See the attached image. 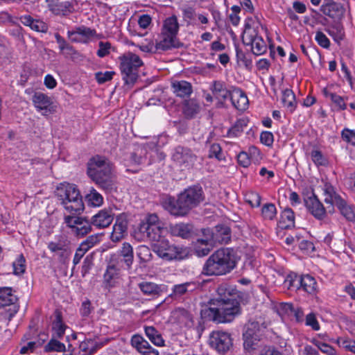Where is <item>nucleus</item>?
Instances as JSON below:
<instances>
[{
	"mask_svg": "<svg viewBox=\"0 0 355 355\" xmlns=\"http://www.w3.org/2000/svg\"><path fill=\"white\" fill-rule=\"evenodd\" d=\"M178 29L179 24L177 17L172 16L164 21L162 32L164 33V34H169L176 37Z\"/></svg>",
	"mask_w": 355,
	"mask_h": 355,
	"instance_id": "72a5a7b5",
	"label": "nucleus"
},
{
	"mask_svg": "<svg viewBox=\"0 0 355 355\" xmlns=\"http://www.w3.org/2000/svg\"><path fill=\"white\" fill-rule=\"evenodd\" d=\"M300 289L309 294H313L317 290V282L314 277L309 275H300Z\"/></svg>",
	"mask_w": 355,
	"mask_h": 355,
	"instance_id": "7c9ffc66",
	"label": "nucleus"
},
{
	"mask_svg": "<svg viewBox=\"0 0 355 355\" xmlns=\"http://www.w3.org/2000/svg\"><path fill=\"white\" fill-rule=\"evenodd\" d=\"M266 326L263 323H260L258 321H249L245 326V331L243 332V346L245 349H252L256 344V342L259 340Z\"/></svg>",
	"mask_w": 355,
	"mask_h": 355,
	"instance_id": "f8f14e48",
	"label": "nucleus"
},
{
	"mask_svg": "<svg viewBox=\"0 0 355 355\" xmlns=\"http://www.w3.org/2000/svg\"><path fill=\"white\" fill-rule=\"evenodd\" d=\"M119 254L123 257V261L127 266L128 268H130L133 263V249L128 243H124L120 250Z\"/></svg>",
	"mask_w": 355,
	"mask_h": 355,
	"instance_id": "ea45409f",
	"label": "nucleus"
},
{
	"mask_svg": "<svg viewBox=\"0 0 355 355\" xmlns=\"http://www.w3.org/2000/svg\"><path fill=\"white\" fill-rule=\"evenodd\" d=\"M173 317L180 325L191 327L193 324L192 315L184 309H175L173 312Z\"/></svg>",
	"mask_w": 355,
	"mask_h": 355,
	"instance_id": "cd10ccee",
	"label": "nucleus"
},
{
	"mask_svg": "<svg viewBox=\"0 0 355 355\" xmlns=\"http://www.w3.org/2000/svg\"><path fill=\"white\" fill-rule=\"evenodd\" d=\"M114 74V72L112 71H106L105 72L99 71L95 73V78L99 84H103L112 80Z\"/></svg>",
	"mask_w": 355,
	"mask_h": 355,
	"instance_id": "69168bd1",
	"label": "nucleus"
},
{
	"mask_svg": "<svg viewBox=\"0 0 355 355\" xmlns=\"http://www.w3.org/2000/svg\"><path fill=\"white\" fill-rule=\"evenodd\" d=\"M96 35V31L84 26L76 27L67 31L69 40L73 42L87 43Z\"/></svg>",
	"mask_w": 355,
	"mask_h": 355,
	"instance_id": "2eb2a0df",
	"label": "nucleus"
},
{
	"mask_svg": "<svg viewBox=\"0 0 355 355\" xmlns=\"http://www.w3.org/2000/svg\"><path fill=\"white\" fill-rule=\"evenodd\" d=\"M55 195L65 211V222H87L81 215L85 209L83 197L78 186L64 182L60 183Z\"/></svg>",
	"mask_w": 355,
	"mask_h": 355,
	"instance_id": "f03ea898",
	"label": "nucleus"
},
{
	"mask_svg": "<svg viewBox=\"0 0 355 355\" xmlns=\"http://www.w3.org/2000/svg\"><path fill=\"white\" fill-rule=\"evenodd\" d=\"M277 214V209L274 204L268 203L262 207V215L265 220H272Z\"/></svg>",
	"mask_w": 355,
	"mask_h": 355,
	"instance_id": "603ef678",
	"label": "nucleus"
},
{
	"mask_svg": "<svg viewBox=\"0 0 355 355\" xmlns=\"http://www.w3.org/2000/svg\"><path fill=\"white\" fill-rule=\"evenodd\" d=\"M239 164L244 168L248 167L252 163L246 150L240 152L237 155Z\"/></svg>",
	"mask_w": 355,
	"mask_h": 355,
	"instance_id": "774afa93",
	"label": "nucleus"
},
{
	"mask_svg": "<svg viewBox=\"0 0 355 355\" xmlns=\"http://www.w3.org/2000/svg\"><path fill=\"white\" fill-rule=\"evenodd\" d=\"M282 103L284 106L290 112H293L296 107L295 96L290 89H286L282 92Z\"/></svg>",
	"mask_w": 355,
	"mask_h": 355,
	"instance_id": "58836bf2",
	"label": "nucleus"
},
{
	"mask_svg": "<svg viewBox=\"0 0 355 355\" xmlns=\"http://www.w3.org/2000/svg\"><path fill=\"white\" fill-rule=\"evenodd\" d=\"M88 202L94 207H99L103 204V196L94 189L90 190V192L86 196Z\"/></svg>",
	"mask_w": 355,
	"mask_h": 355,
	"instance_id": "8fccbe9b",
	"label": "nucleus"
},
{
	"mask_svg": "<svg viewBox=\"0 0 355 355\" xmlns=\"http://www.w3.org/2000/svg\"><path fill=\"white\" fill-rule=\"evenodd\" d=\"M16 300L17 297L12 293L11 288H0V307L13 304Z\"/></svg>",
	"mask_w": 355,
	"mask_h": 355,
	"instance_id": "f704fd0d",
	"label": "nucleus"
},
{
	"mask_svg": "<svg viewBox=\"0 0 355 355\" xmlns=\"http://www.w3.org/2000/svg\"><path fill=\"white\" fill-rule=\"evenodd\" d=\"M48 248L52 252H58L62 261H64L71 254L70 241L65 236H59L55 241L49 242Z\"/></svg>",
	"mask_w": 355,
	"mask_h": 355,
	"instance_id": "ddd939ff",
	"label": "nucleus"
},
{
	"mask_svg": "<svg viewBox=\"0 0 355 355\" xmlns=\"http://www.w3.org/2000/svg\"><path fill=\"white\" fill-rule=\"evenodd\" d=\"M170 232L173 236H180L182 239H189L197 235V230L194 229L192 223H171Z\"/></svg>",
	"mask_w": 355,
	"mask_h": 355,
	"instance_id": "f3484780",
	"label": "nucleus"
},
{
	"mask_svg": "<svg viewBox=\"0 0 355 355\" xmlns=\"http://www.w3.org/2000/svg\"><path fill=\"white\" fill-rule=\"evenodd\" d=\"M305 205L315 219L321 220L324 218L326 214L324 207L315 196H311L305 200Z\"/></svg>",
	"mask_w": 355,
	"mask_h": 355,
	"instance_id": "aec40b11",
	"label": "nucleus"
},
{
	"mask_svg": "<svg viewBox=\"0 0 355 355\" xmlns=\"http://www.w3.org/2000/svg\"><path fill=\"white\" fill-rule=\"evenodd\" d=\"M21 21L23 24L30 26L32 30L37 32L46 33L48 26L43 21L34 19L30 15H24L21 17Z\"/></svg>",
	"mask_w": 355,
	"mask_h": 355,
	"instance_id": "bb28decb",
	"label": "nucleus"
},
{
	"mask_svg": "<svg viewBox=\"0 0 355 355\" xmlns=\"http://www.w3.org/2000/svg\"><path fill=\"white\" fill-rule=\"evenodd\" d=\"M203 235L208 236V241L216 244H227L231 240V229L227 223H218L213 229H202Z\"/></svg>",
	"mask_w": 355,
	"mask_h": 355,
	"instance_id": "9d476101",
	"label": "nucleus"
},
{
	"mask_svg": "<svg viewBox=\"0 0 355 355\" xmlns=\"http://www.w3.org/2000/svg\"><path fill=\"white\" fill-rule=\"evenodd\" d=\"M246 151L252 163L259 164L263 158L261 151L254 146H250Z\"/></svg>",
	"mask_w": 355,
	"mask_h": 355,
	"instance_id": "bf43d9fd",
	"label": "nucleus"
},
{
	"mask_svg": "<svg viewBox=\"0 0 355 355\" xmlns=\"http://www.w3.org/2000/svg\"><path fill=\"white\" fill-rule=\"evenodd\" d=\"M25 258L23 254H19L17 259L13 262V270L15 275H21L25 272Z\"/></svg>",
	"mask_w": 355,
	"mask_h": 355,
	"instance_id": "4d7b16f0",
	"label": "nucleus"
},
{
	"mask_svg": "<svg viewBox=\"0 0 355 355\" xmlns=\"http://www.w3.org/2000/svg\"><path fill=\"white\" fill-rule=\"evenodd\" d=\"M120 70L123 80L127 85H133L138 78V69L144 62L139 55L132 52H127L119 58Z\"/></svg>",
	"mask_w": 355,
	"mask_h": 355,
	"instance_id": "0eeeda50",
	"label": "nucleus"
},
{
	"mask_svg": "<svg viewBox=\"0 0 355 355\" xmlns=\"http://www.w3.org/2000/svg\"><path fill=\"white\" fill-rule=\"evenodd\" d=\"M114 214L110 209H103L93 216V222H112Z\"/></svg>",
	"mask_w": 355,
	"mask_h": 355,
	"instance_id": "c03bdc74",
	"label": "nucleus"
},
{
	"mask_svg": "<svg viewBox=\"0 0 355 355\" xmlns=\"http://www.w3.org/2000/svg\"><path fill=\"white\" fill-rule=\"evenodd\" d=\"M324 94L325 97L329 98L337 110L343 111L347 109L346 101L348 100V97L341 96L336 93L329 92L327 89L324 90Z\"/></svg>",
	"mask_w": 355,
	"mask_h": 355,
	"instance_id": "c85d7f7f",
	"label": "nucleus"
},
{
	"mask_svg": "<svg viewBox=\"0 0 355 355\" xmlns=\"http://www.w3.org/2000/svg\"><path fill=\"white\" fill-rule=\"evenodd\" d=\"M203 237L202 239H198L197 240L198 243L202 245V246H197L196 250V254L199 257L207 255L215 245L214 243H211L208 241V236L207 235H203Z\"/></svg>",
	"mask_w": 355,
	"mask_h": 355,
	"instance_id": "4c0bfd02",
	"label": "nucleus"
},
{
	"mask_svg": "<svg viewBox=\"0 0 355 355\" xmlns=\"http://www.w3.org/2000/svg\"><path fill=\"white\" fill-rule=\"evenodd\" d=\"M183 21L187 26H197V14L195 9L190 6H184L181 8Z\"/></svg>",
	"mask_w": 355,
	"mask_h": 355,
	"instance_id": "e433bc0d",
	"label": "nucleus"
},
{
	"mask_svg": "<svg viewBox=\"0 0 355 355\" xmlns=\"http://www.w3.org/2000/svg\"><path fill=\"white\" fill-rule=\"evenodd\" d=\"M216 293V297L211 300L214 306L209 309V316L218 323L232 322L241 312L237 291L229 285L221 284Z\"/></svg>",
	"mask_w": 355,
	"mask_h": 355,
	"instance_id": "f257e3e1",
	"label": "nucleus"
},
{
	"mask_svg": "<svg viewBox=\"0 0 355 355\" xmlns=\"http://www.w3.org/2000/svg\"><path fill=\"white\" fill-rule=\"evenodd\" d=\"M88 175L101 187L110 189L114 183L112 165L104 157L96 155L90 159L87 165Z\"/></svg>",
	"mask_w": 355,
	"mask_h": 355,
	"instance_id": "39448f33",
	"label": "nucleus"
},
{
	"mask_svg": "<svg viewBox=\"0 0 355 355\" xmlns=\"http://www.w3.org/2000/svg\"><path fill=\"white\" fill-rule=\"evenodd\" d=\"M32 102L36 111L44 116H48L57 111V104L51 97L43 92H35L32 96Z\"/></svg>",
	"mask_w": 355,
	"mask_h": 355,
	"instance_id": "1a4fd4ad",
	"label": "nucleus"
},
{
	"mask_svg": "<svg viewBox=\"0 0 355 355\" xmlns=\"http://www.w3.org/2000/svg\"><path fill=\"white\" fill-rule=\"evenodd\" d=\"M176 37L162 32L159 40L156 42L157 50L165 51L175 46Z\"/></svg>",
	"mask_w": 355,
	"mask_h": 355,
	"instance_id": "473e14b6",
	"label": "nucleus"
},
{
	"mask_svg": "<svg viewBox=\"0 0 355 355\" xmlns=\"http://www.w3.org/2000/svg\"><path fill=\"white\" fill-rule=\"evenodd\" d=\"M311 343L315 345L321 352L327 355H334L335 354V349L330 345L322 343L315 338L311 340Z\"/></svg>",
	"mask_w": 355,
	"mask_h": 355,
	"instance_id": "052dcab7",
	"label": "nucleus"
},
{
	"mask_svg": "<svg viewBox=\"0 0 355 355\" xmlns=\"http://www.w3.org/2000/svg\"><path fill=\"white\" fill-rule=\"evenodd\" d=\"M324 202L331 206H336L340 210L341 214L349 222H353L355 220V209L353 206L348 205L339 195H338L334 188L329 183H325L323 187Z\"/></svg>",
	"mask_w": 355,
	"mask_h": 355,
	"instance_id": "6e6552de",
	"label": "nucleus"
},
{
	"mask_svg": "<svg viewBox=\"0 0 355 355\" xmlns=\"http://www.w3.org/2000/svg\"><path fill=\"white\" fill-rule=\"evenodd\" d=\"M165 252L162 253V258L166 260H181L188 256V250L182 246L171 245L167 249H164Z\"/></svg>",
	"mask_w": 355,
	"mask_h": 355,
	"instance_id": "412c9836",
	"label": "nucleus"
},
{
	"mask_svg": "<svg viewBox=\"0 0 355 355\" xmlns=\"http://www.w3.org/2000/svg\"><path fill=\"white\" fill-rule=\"evenodd\" d=\"M63 230L67 234L76 237H83L92 230L90 223H67Z\"/></svg>",
	"mask_w": 355,
	"mask_h": 355,
	"instance_id": "4be33fe9",
	"label": "nucleus"
},
{
	"mask_svg": "<svg viewBox=\"0 0 355 355\" xmlns=\"http://www.w3.org/2000/svg\"><path fill=\"white\" fill-rule=\"evenodd\" d=\"M131 345L143 355H159L158 351L153 348L148 342L139 335L132 336Z\"/></svg>",
	"mask_w": 355,
	"mask_h": 355,
	"instance_id": "6ab92c4d",
	"label": "nucleus"
},
{
	"mask_svg": "<svg viewBox=\"0 0 355 355\" xmlns=\"http://www.w3.org/2000/svg\"><path fill=\"white\" fill-rule=\"evenodd\" d=\"M139 49L145 53H153L157 50L156 45L152 40L146 39L144 42L141 43L137 46Z\"/></svg>",
	"mask_w": 355,
	"mask_h": 355,
	"instance_id": "338daca9",
	"label": "nucleus"
},
{
	"mask_svg": "<svg viewBox=\"0 0 355 355\" xmlns=\"http://www.w3.org/2000/svg\"><path fill=\"white\" fill-rule=\"evenodd\" d=\"M311 158L316 166H325L328 162L327 157L318 149L311 151Z\"/></svg>",
	"mask_w": 355,
	"mask_h": 355,
	"instance_id": "864d4df0",
	"label": "nucleus"
},
{
	"mask_svg": "<svg viewBox=\"0 0 355 355\" xmlns=\"http://www.w3.org/2000/svg\"><path fill=\"white\" fill-rule=\"evenodd\" d=\"M283 309L286 311H290L291 313H293L295 320L297 322H302L304 320V314L302 308L294 307L292 304L286 303L283 305Z\"/></svg>",
	"mask_w": 355,
	"mask_h": 355,
	"instance_id": "09e8293b",
	"label": "nucleus"
},
{
	"mask_svg": "<svg viewBox=\"0 0 355 355\" xmlns=\"http://www.w3.org/2000/svg\"><path fill=\"white\" fill-rule=\"evenodd\" d=\"M140 229L145 230L148 237L152 241H159L163 233V227L158 223H141Z\"/></svg>",
	"mask_w": 355,
	"mask_h": 355,
	"instance_id": "a878e982",
	"label": "nucleus"
},
{
	"mask_svg": "<svg viewBox=\"0 0 355 355\" xmlns=\"http://www.w3.org/2000/svg\"><path fill=\"white\" fill-rule=\"evenodd\" d=\"M321 10L324 15L332 19L339 18L343 14L341 6L335 2H329L323 5Z\"/></svg>",
	"mask_w": 355,
	"mask_h": 355,
	"instance_id": "2f4dec72",
	"label": "nucleus"
},
{
	"mask_svg": "<svg viewBox=\"0 0 355 355\" xmlns=\"http://www.w3.org/2000/svg\"><path fill=\"white\" fill-rule=\"evenodd\" d=\"M315 40L318 45L324 49H329L330 41L328 37L322 31H316Z\"/></svg>",
	"mask_w": 355,
	"mask_h": 355,
	"instance_id": "0e129e2a",
	"label": "nucleus"
},
{
	"mask_svg": "<svg viewBox=\"0 0 355 355\" xmlns=\"http://www.w3.org/2000/svg\"><path fill=\"white\" fill-rule=\"evenodd\" d=\"M209 344L218 353L224 354L232 347L233 339L230 333L217 330L210 334Z\"/></svg>",
	"mask_w": 355,
	"mask_h": 355,
	"instance_id": "9b49d317",
	"label": "nucleus"
},
{
	"mask_svg": "<svg viewBox=\"0 0 355 355\" xmlns=\"http://www.w3.org/2000/svg\"><path fill=\"white\" fill-rule=\"evenodd\" d=\"M49 9L55 15H67L74 10L69 1L58 2V0H46Z\"/></svg>",
	"mask_w": 355,
	"mask_h": 355,
	"instance_id": "5701e85b",
	"label": "nucleus"
},
{
	"mask_svg": "<svg viewBox=\"0 0 355 355\" xmlns=\"http://www.w3.org/2000/svg\"><path fill=\"white\" fill-rule=\"evenodd\" d=\"M145 334L148 339L156 346L164 345V340L159 331L153 326L145 327Z\"/></svg>",
	"mask_w": 355,
	"mask_h": 355,
	"instance_id": "c9c22d12",
	"label": "nucleus"
},
{
	"mask_svg": "<svg viewBox=\"0 0 355 355\" xmlns=\"http://www.w3.org/2000/svg\"><path fill=\"white\" fill-rule=\"evenodd\" d=\"M205 200L202 188L192 186L178 195V199L169 198L164 202L165 209L172 215L184 216L198 206Z\"/></svg>",
	"mask_w": 355,
	"mask_h": 355,
	"instance_id": "7ed1b4c3",
	"label": "nucleus"
},
{
	"mask_svg": "<svg viewBox=\"0 0 355 355\" xmlns=\"http://www.w3.org/2000/svg\"><path fill=\"white\" fill-rule=\"evenodd\" d=\"M305 324L310 327L313 331H318L320 329V324L314 313L311 312L305 317Z\"/></svg>",
	"mask_w": 355,
	"mask_h": 355,
	"instance_id": "e2e57ef3",
	"label": "nucleus"
},
{
	"mask_svg": "<svg viewBox=\"0 0 355 355\" xmlns=\"http://www.w3.org/2000/svg\"><path fill=\"white\" fill-rule=\"evenodd\" d=\"M199 284L195 282H188L183 284H175L172 288L171 296L174 298H179L196 290Z\"/></svg>",
	"mask_w": 355,
	"mask_h": 355,
	"instance_id": "b1692460",
	"label": "nucleus"
},
{
	"mask_svg": "<svg viewBox=\"0 0 355 355\" xmlns=\"http://www.w3.org/2000/svg\"><path fill=\"white\" fill-rule=\"evenodd\" d=\"M55 37L58 44L59 49L63 54L72 55L76 53V51L73 46L68 44L59 34H55Z\"/></svg>",
	"mask_w": 355,
	"mask_h": 355,
	"instance_id": "a18cd8bd",
	"label": "nucleus"
},
{
	"mask_svg": "<svg viewBox=\"0 0 355 355\" xmlns=\"http://www.w3.org/2000/svg\"><path fill=\"white\" fill-rule=\"evenodd\" d=\"M336 343L340 347L355 354V341L354 340L340 337L337 339Z\"/></svg>",
	"mask_w": 355,
	"mask_h": 355,
	"instance_id": "5fc2aeb1",
	"label": "nucleus"
},
{
	"mask_svg": "<svg viewBox=\"0 0 355 355\" xmlns=\"http://www.w3.org/2000/svg\"><path fill=\"white\" fill-rule=\"evenodd\" d=\"M230 97L232 105L237 110L244 111L248 108L249 101L248 96L240 88H232Z\"/></svg>",
	"mask_w": 355,
	"mask_h": 355,
	"instance_id": "a211bd4d",
	"label": "nucleus"
},
{
	"mask_svg": "<svg viewBox=\"0 0 355 355\" xmlns=\"http://www.w3.org/2000/svg\"><path fill=\"white\" fill-rule=\"evenodd\" d=\"M328 34L334 39V40L339 44L345 37L343 27L338 24H336L329 26L327 30Z\"/></svg>",
	"mask_w": 355,
	"mask_h": 355,
	"instance_id": "37998d69",
	"label": "nucleus"
},
{
	"mask_svg": "<svg viewBox=\"0 0 355 355\" xmlns=\"http://www.w3.org/2000/svg\"><path fill=\"white\" fill-rule=\"evenodd\" d=\"M52 330L55 337L62 338L64 334L66 325L62 322L60 315H57L55 320L53 322Z\"/></svg>",
	"mask_w": 355,
	"mask_h": 355,
	"instance_id": "49530a36",
	"label": "nucleus"
},
{
	"mask_svg": "<svg viewBox=\"0 0 355 355\" xmlns=\"http://www.w3.org/2000/svg\"><path fill=\"white\" fill-rule=\"evenodd\" d=\"M246 125L245 121L243 119L238 120L235 124L230 128L227 132V136L229 137H237L243 131L244 126Z\"/></svg>",
	"mask_w": 355,
	"mask_h": 355,
	"instance_id": "3c124183",
	"label": "nucleus"
},
{
	"mask_svg": "<svg viewBox=\"0 0 355 355\" xmlns=\"http://www.w3.org/2000/svg\"><path fill=\"white\" fill-rule=\"evenodd\" d=\"M341 137L346 143L355 146V130L345 128L341 131Z\"/></svg>",
	"mask_w": 355,
	"mask_h": 355,
	"instance_id": "680f3d73",
	"label": "nucleus"
},
{
	"mask_svg": "<svg viewBox=\"0 0 355 355\" xmlns=\"http://www.w3.org/2000/svg\"><path fill=\"white\" fill-rule=\"evenodd\" d=\"M139 288L144 295H158L162 292L161 286L153 282L139 283Z\"/></svg>",
	"mask_w": 355,
	"mask_h": 355,
	"instance_id": "a19ab883",
	"label": "nucleus"
},
{
	"mask_svg": "<svg viewBox=\"0 0 355 355\" xmlns=\"http://www.w3.org/2000/svg\"><path fill=\"white\" fill-rule=\"evenodd\" d=\"M173 159L180 165L191 167L197 161V157L187 148L178 146L172 155Z\"/></svg>",
	"mask_w": 355,
	"mask_h": 355,
	"instance_id": "4468645a",
	"label": "nucleus"
},
{
	"mask_svg": "<svg viewBox=\"0 0 355 355\" xmlns=\"http://www.w3.org/2000/svg\"><path fill=\"white\" fill-rule=\"evenodd\" d=\"M300 275H298L295 273L289 274L285 281V286L288 287V289L298 291L300 290Z\"/></svg>",
	"mask_w": 355,
	"mask_h": 355,
	"instance_id": "de8ad7c7",
	"label": "nucleus"
},
{
	"mask_svg": "<svg viewBox=\"0 0 355 355\" xmlns=\"http://www.w3.org/2000/svg\"><path fill=\"white\" fill-rule=\"evenodd\" d=\"M120 278V269L117 267L116 263L110 261L103 275V284L106 288H112L119 284Z\"/></svg>",
	"mask_w": 355,
	"mask_h": 355,
	"instance_id": "dca6fc26",
	"label": "nucleus"
},
{
	"mask_svg": "<svg viewBox=\"0 0 355 355\" xmlns=\"http://www.w3.org/2000/svg\"><path fill=\"white\" fill-rule=\"evenodd\" d=\"M245 199L251 207H257L261 204V198L258 193L250 191L245 195Z\"/></svg>",
	"mask_w": 355,
	"mask_h": 355,
	"instance_id": "13d9d810",
	"label": "nucleus"
},
{
	"mask_svg": "<svg viewBox=\"0 0 355 355\" xmlns=\"http://www.w3.org/2000/svg\"><path fill=\"white\" fill-rule=\"evenodd\" d=\"M261 28L263 27L257 18H246L242 41L245 45H250L252 53L257 55H263L268 49L266 42L259 35Z\"/></svg>",
	"mask_w": 355,
	"mask_h": 355,
	"instance_id": "423d86ee",
	"label": "nucleus"
},
{
	"mask_svg": "<svg viewBox=\"0 0 355 355\" xmlns=\"http://www.w3.org/2000/svg\"><path fill=\"white\" fill-rule=\"evenodd\" d=\"M46 352H64L65 345L56 339L52 338L44 347Z\"/></svg>",
	"mask_w": 355,
	"mask_h": 355,
	"instance_id": "6e6d98bb",
	"label": "nucleus"
},
{
	"mask_svg": "<svg viewBox=\"0 0 355 355\" xmlns=\"http://www.w3.org/2000/svg\"><path fill=\"white\" fill-rule=\"evenodd\" d=\"M211 90L214 97L220 103H223L228 97H230L231 93V90H228L225 85L219 81H215L213 83Z\"/></svg>",
	"mask_w": 355,
	"mask_h": 355,
	"instance_id": "393cba45",
	"label": "nucleus"
},
{
	"mask_svg": "<svg viewBox=\"0 0 355 355\" xmlns=\"http://www.w3.org/2000/svg\"><path fill=\"white\" fill-rule=\"evenodd\" d=\"M172 87L173 92L180 97L189 96L192 92L191 84L185 80L174 81Z\"/></svg>",
	"mask_w": 355,
	"mask_h": 355,
	"instance_id": "c756f323",
	"label": "nucleus"
},
{
	"mask_svg": "<svg viewBox=\"0 0 355 355\" xmlns=\"http://www.w3.org/2000/svg\"><path fill=\"white\" fill-rule=\"evenodd\" d=\"M236 257L232 250L220 249L205 261L202 274L207 276L223 275L232 271L236 267Z\"/></svg>",
	"mask_w": 355,
	"mask_h": 355,
	"instance_id": "20e7f679",
	"label": "nucleus"
},
{
	"mask_svg": "<svg viewBox=\"0 0 355 355\" xmlns=\"http://www.w3.org/2000/svg\"><path fill=\"white\" fill-rule=\"evenodd\" d=\"M126 223H114L110 239L113 242H118L127 234Z\"/></svg>",
	"mask_w": 355,
	"mask_h": 355,
	"instance_id": "79ce46f5",
	"label": "nucleus"
}]
</instances>
